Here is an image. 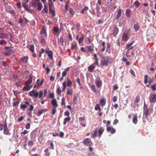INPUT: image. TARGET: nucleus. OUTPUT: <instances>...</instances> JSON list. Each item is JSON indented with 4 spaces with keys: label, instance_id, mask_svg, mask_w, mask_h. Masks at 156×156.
Wrapping results in <instances>:
<instances>
[{
    "label": "nucleus",
    "instance_id": "f257e3e1",
    "mask_svg": "<svg viewBox=\"0 0 156 156\" xmlns=\"http://www.w3.org/2000/svg\"><path fill=\"white\" fill-rule=\"evenodd\" d=\"M112 60V58L109 56L103 57L101 60V64L103 66H108L111 63Z\"/></svg>",
    "mask_w": 156,
    "mask_h": 156
},
{
    "label": "nucleus",
    "instance_id": "f03ea898",
    "mask_svg": "<svg viewBox=\"0 0 156 156\" xmlns=\"http://www.w3.org/2000/svg\"><path fill=\"white\" fill-rule=\"evenodd\" d=\"M149 76L147 75H145L144 76V83L145 84H147L148 82L149 85H151V83L154 82V79L153 77H150L149 78V81H148Z\"/></svg>",
    "mask_w": 156,
    "mask_h": 156
},
{
    "label": "nucleus",
    "instance_id": "7ed1b4c3",
    "mask_svg": "<svg viewBox=\"0 0 156 156\" xmlns=\"http://www.w3.org/2000/svg\"><path fill=\"white\" fill-rule=\"evenodd\" d=\"M149 100L151 104L156 102V94H151L149 97Z\"/></svg>",
    "mask_w": 156,
    "mask_h": 156
},
{
    "label": "nucleus",
    "instance_id": "20e7f679",
    "mask_svg": "<svg viewBox=\"0 0 156 156\" xmlns=\"http://www.w3.org/2000/svg\"><path fill=\"white\" fill-rule=\"evenodd\" d=\"M95 83L97 88H99L101 87L102 81L99 76L97 77L96 78L95 80Z\"/></svg>",
    "mask_w": 156,
    "mask_h": 156
},
{
    "label": "nucleus",
    "instance_id": "39448f33",
    "mask_svg": "<svg viewBox=\"0 0 156 156\" xmlns=\"http://www.w3.org/2000/svg\"><path fill=\"white\" fill-rule=\"evenodd\" d=\"M83 143L87 146H90L92 144L91 140L89 138H86L83 140Z\"/></svg>",
    "mask_w": 156,
    "mask_h": 156
},
{
    "label": "nucleus",
    "instance_id": "423d86ee",
    "mask_svg": "<svg viewBox=\"0 0 156 156\" xmlns=\"http://www.w3.org/2000/svg\"><path fill=\"white\" fill-rule=\"evenodd\" d=\"M45 53L47 54L48 56L50 57L51 59H53V52L51 51H50L49 50V48L48 47L45 49Z\"/></svg>",
    "mask_w": 156,
    "mask_h": 156
},
{
    "label": "nucleus",
    "instance_id": "0eeeda50",
    "mask_svg": "<svg viewBox=\"0 0 156 156\" xmlns=\"http://www.w3.org/2000/svg\"><path fill=\"white\" fill-rule=\"evenodd\" d=\"M40 34L41 35V37H43L42 34H43L44 36H47V34L45 27L44 26L42 27L41 30L40 31Z\"/></svg>",
    "mask_w": 156,
    "mask_h": 156
},
{
    "label": "nucleus",
    "instance_id": "6e6552de",
    "mask_svg": "<svg viewBox=\"0 0 156 156\" xmlns=\"http://www.w3.org/2000/svg\"><path fill=\"white\" fill-rule=\"evenodd\" d=\"M29 95L31 96H34L37 98L38 96V93L35 90H34L31 91L29 93Z\"/></svg>",
    "mask_w": 156,
    "mask_h": 156
},
{
    "label": "nucleus",
    "instance_id": "1a4fd4ad",
    "mask_svg": "<svg viewBox=\"0 0 156 156\" xmlns=\"http://www.w3.org/2000/svg\"><path fill=\"white\" fill-rule=\"evenodd\" d=\"M9 47H5V48L6 50V51L4 53V55L6 56H9L11 54V52L12 51V50L11 49L7 50V49H9Z\"/></svg>",
    "mask_w": 156,
    "mask_h": 156
},
{
    "label": "nucleus",
    "instance_id": "9d476101",
    "mask_svg": "<svg viewBox=\"0 0 156 156\" xmlns=\"http://www.w3.org/2000/svg\"><path fill=\"white\" fill-rule=\"evenodd\" d=\"M104 129L103 127H100L98 131V134L97 135V136L99 137H101V135L102 133L104 132Z\"/></svg>",
    "mask_w": 156,
    "mask_h": 156
},
{
    "label": "nucleus",
    "instance_id": "9b49d317",
    "mask_svg": "<svg viewBox=\"0 0 156 156\" xmlns=\"http://www.w3.org/2000/svg\"><path fill=\"white\" fill-rule=\"evenodd\" d=\"M95 68V64L90 65L88 67V71L90 73L93 72Z\"/></svg>",
    "mask_w": 156,
    "mask_h": 156
},
{
    "label": "nucleus",
    "instance_id": "f8f14e48",
    "mask_svg": "<svg viewBox=\"0 0 156 156\" xmlns=\"http://www.w3.org/2000/svg\"><path fill=\"white\" fill-rule=\"evenodd\" d=\"M32 74H29V78L28 80H27L25 83L26 85H29L30 84L32 81Z\"/></svg>",
    "mask_w": 156,
    "mask_h": 156
},
{
    "label": "nucleus",
    "instance_id": "ddd939ff",
    "mask_svg": "<svg viewBox=\"0 0 156 156\" xmlns=\"http://www.w3.org/2000/svg\"><path fill=\"white\" fill-rule=\"evenodd\" d=\"M106 130L108 132H110L112 134H113L116 132L115 129L112 128L111 127H107Z\"/></svg>",
    "mask_w": 156,
    "mask_h": 156
},
{
    "label": "nucleus",
    "instance_id": "4468645a",
    "mask_svg": "<svg viewBox=\"0 0 156 156\" xmlns=\"http://www.w3.org/2000/svg\"><path fill=\"white\" fill-rule=\"evenodd\" d=\"M129 39L128 35L126 33H123L122 37V39L124 41H126Z\"/></svg>",
    "mask_w": 156,
    "mask_h": 156
},
{
    "label": "nucleus",
    "instance_id": "2eb2a0df",
    "mask_svg": "<svg viewBox=\"0 0 156 156\" xmlns=\"http://www.w3.org/2000/svg\"><path fill=\"white\" fill-rule=\"evenodd\" d=\"M9 36L6 33H0V38L8 39Z\"/></svg>",
    "mask_w": 156,
    "mask_h": 156
},
{
    "label": "nucleus",
    "instance_id": "dca6fc26",
    "mask_svg": "<svg viewBox=\"0 0 156 156\" xmlns=\"http://www.w3.org/2000/svg\"><path fill=\"white\" fill-rule=\"evenodd\" d=\"M51 103L52 105L54 106V107L57 108L58 107V105L56 99L54 98L52 100Z\"/></svg>",
    "mask_w": 156,
    "mask_h": 156
},
{
    "label": "nucleus",
    "instance_id": "f3484780",
    "mask_svg": "<svg viewBox=\"0 0 156 156\" xmlns=\"http://www.w3.org/2000/svg\"><path fill=\"white\" fill-rule=\"evenodd\" d=\"M25 104H21L20 105V108L21 109H25L27 107V105H29L30 104L28 101L24 102Z\"/></svg>",
    "mask_w": 156,
    "mask_h": 156
},
{
    "label": "nucleus",
    "instance_id": "a211bd4d",
    "mask_svg": "<svg viewBox=\"0 0 156 156\" xmlns=\"http://www.w3.org/2000/svg\"><path fill=\"white\" fill-rule=\"evenodd\" d=\"M137 118V114H134L133 118V122L135 124L137 123L138 122Z\"/></svg>",
    "mask_w": 156,
    "mask_h": 156
},
{
    "label": "nucleus",
    "instance_id": "6ab92c4d",
    "mask_svg": "<svg viewBox=\"0 0 156 156\" xmlns=\"http://www.w3.org/2000/svg\"><path fill=\"white\" fill-rule=\"evenodd\" d=\"M133 44V41H132L130 43L127 44L126 45V49L129 50L130 49H132L133 48V46H131Z\"/></svg>",
    "mask_w": 156,
    "mask_h": 156
},
{
    "label": "nucleus",
    "instance_id": "aec40b11",
    "mask_svg": "<svg viewBox=\"0 0 156 156\" xmlns=\"http://www.w3.org/2000/svg\"><path fill=\"white\" fill-rule=\"evenodd\" d=\"M59 31V29L58 27H55L52 30V33L54 35H55L56 34L58 33Z\"/></svg>",
    "mask_w": 156,
    "mask_h": 156
},
{
    "label": "nucleus",
    "instance_id": "412c9836",
    "mask_svg": "<svg viewBox=\"0 0 156 156\" xmlns=\"http://www.w3.org/2000/svg\"><path fill=\"white\" fill-rule=\"evenodd\" d=\"M106 103V100L105 98H101L100 101V104L102 106H105Z\"/></svg>",
    "mask_w": 156,
    "mask_h": 156
},
{
    "label": "nucleus",
    "instance_id": "4be33fe9",
    "mask_svg": "<svg viewBox=\"0 0 156 156\" xmlns=\"http://www.w3.org/2000/svg\"><path fill=\"white\" fill-rule=\"evenodd\" d=\"M39 0H34V1H33L31 2V6L37 8V3L38 2V1Z\"/></svg>",
    "mask_w": 156,
    "mask_h": 156
},
{
    "label": "nucleus",
    "instance_id": "5701e85b",
    "mask_svg": "<svg viewBox=\"0 0 156 156\" xmlns=\"http://www.w3.org/2000/svg\"><path fill=\"white\" fill-rule=\"evenodd\" d=\"M86 48L88 49L89 52H90L91 53L94 51V47L90 45H87L86 46Z\"/></svg>",
    "mask_w": 156,
    "mask_h": 156
},
{
    "label": "nucleus",
    "instance_id": "b1692460",
    "mask_svg": "<svg viewBox=\"0 0 156 156\" xmlns=\"http://www.w3.org/2000/svg\"><path fill=\"white\" fill-rule=\"evenodd\" d=\"M67 80V85L68 87H71L72 86V82L70 80V78H68L66 79Z\"/></svg>",
    "mask_w": 156,
    "mask_h": 156
},
{
    "label": "nucleus",
    "instance_id": "393cba45",
    "mask_svg": "<svg viewBox=\"0 0 156 156\" xmlns=\"http://www.w3.org/2000/svg\"><path fill=\"white\" fill-rule=\"evenodd\" d=\"M32 87V86H24L23 87L22 90L24 91H27L30 89Z\"/></svg>",
    "mask_w": 156,
    "mask_h": 156
},
{
    "label": "nucleus",
    "instance_id": "a878e982",
    "mask_svg": "<svg viewBox=\"0 0 156 156\" xmlns=\"http://www.w3.org/2000/svg\"><path fill=\"white\" fill-rule=\"evenodd\" d=\"M119 32L118 28L116 26L114 28V31L112 33V34L114 36H115Z\"/></svg>",
    "mask_w": 156,
    "mask_h": 156
},
{
    "label": "nucleus",
    "instance_id": "bb28decb",
    "mask_svg": "<svg viewBox=\"0 0 156 156\" xmlns=\"http://www.w3.org/2000/svg\"><path fill=\"white\" fill-rule=\"evenodd\" d=\"M47 111V109H42L38 111L37 113L36 114L37 116H39L42 114L44 112H46Z\"/></svg>",
    "mask_w": 156,
    "mask_h": 156
},
{
    "label": "nucleus",
    "instance_id": "cd10ccee",
    "mask_svg": "<svg viewBox=\"0 0 156 156\" xmlns=\"http://www.w3.org/2000/svg\"><path fill=\"white\" fill-rule=\"evenodd\" d=\"M90 86L91 90L94 93H96L98 92L95 85L92 84Z\"/></svg>",
    "mask_w": 156,
    "mask_h": 156
},
{
    "label": "nucleus",
    "instance_id": "c85d7f7f",
    "mask_svg": "<svg viewBox=\"0 0 156 156\" xmlns=\"http://www.w3.org/2000/svg\"><path fill=\"white\" fill-rule=\"evenodd\" d=\"M98 132L97 130H94L91 133L92 137L93 138H95L97 136Z\"/></svg>",
    "mask_w": 156,
    "mask_h": 156
},
{
    "label": "nucleus",
    "instance_id": "c756f323",
    "mask_svg": "<svg viewBox=\"0 0 156 156\" xmlns=\"http://www.w3.org/2000/svg\"><path fill=\"white\" fill-rule=\"evenodd\" d=\"M69 13L70 14L69 16V17L70 18H72L73 17L74 14L75 13V12L73 10V9L72 8H70L69 9Z\"/></svg>",
    "mask_w": 156,
    "mask_h": 156
},
{
    "label": "nucleus",
    "instance_id": "7c9ffc66",
    "mask_svg": "<svg viewBox=\"0 0 156 156\" xmlns=\"http://www.w3.org/2000/svg\"><path fill=\"white\" fill-rule=\"evenodd\" d=\"M122 14L121 10L120 8L118 11L117 15L116 17V19L118 20L119 17L121 16Z\"/></svg>",
    "mask_w": 156,
    "mask_h": 156
},
{
    "label": "nucleus",
    "instance_id": "2f4dec72",
    "mask_svg": "<svg viewBox=\"0 0 156 156\" xmlns=\"http://www.w3.org/2000/svg\"><path fill=\"white\" fill-rule=\"evenodd\" d=\"M28 58L27 56L22 57L21 58L20 60L21 61L25 63H26L28 61Z\"/></svg>",
    "mask_w": 156,
    "mask_h": 156
},
{
    "label": "nucleus",
    "instance_id": "473e14b6",
    "mask_svg": "<svg viewBox=\"0 0 156 156\" xmlns=\"http://www.w3.org/2000/svg\"><path fill=\"white\" fill-rule=\"evenodd\" d=\"M37 9L39 11L41 10L43 7V5L41 2H38L37 3Z\"/></svg>",
    "mask_w": 156,
    "mask_h": 156
},
{
    "label": "nucleus",
    "instance_id": "72a5a7b5",
    "mask_svg": "<svg viewBox=\"0 0 156 156\" xmlns=\"http://www.w3.org/2000/svg\"><path fill=\"white\" fill-rule=\"evenodd\" d=\"M42 12H45L47 13L48 12V5L45 4H44V8L42 11Z\"/></svg>",
    "mask_w": 156,
    "mask_h": 156
},
{
    "label": "nucleus",
    "instance_id": "f704fd0d",
    "mask_svg": "<svg viewBox=\"0 0 156 156\" xmlns=\"http://www.w3.org/2000/svg\"><path fill=\"white\" fill-rule=\"evenodd\" d=\"M3 133L5 135L9 136L11 134L8 128L4 129Z\"/></svg>",
    "mask_w": 156,
    "mask_h": 156
},
{
    "label": "nucleus",
    "instance_id": "c9c22d12",
    "mask_svg": "<svg viewBox=\"0 0 156 156\" xmlns=\"http://www.w3.org/2000/svg\"><path fill=\"white\" fill-rule=\"evenodd\" d=\"M71 119V117L70 116H68L66 118L64 119L63 122V125H66L67 121H69Z\"/></svg>",
    "mask_w": 156,
    "mask_h": 156
},
{
    "label": "nucleus",
    "instance_id": "e433bc0d",
    "mask_svg": "<svg viewBox=\"0 0 156 156\" xmlns=\"http://www.w3.org/2000/svg\"><path fill=\"white\" fill-rule=\"evenodd\" d=\"M84 35L83 34H82V36L81 37L78 39V41L79 44H81L82 41H83L84 39Z\"/></svg>",
    "mask_w": 156,
    "mask_h": 156
},
{
    "label": "nucleus",
    "instance_id": "4c0bfd02",
    "mask_svg": "<svg viewBox=\"0 0 156 156\" xmlns=\"http://www.w3.org/2000/svg\"><path fill=\"white\" fill-rule=\"evenodd\" d=\"M134 29L136 32L139 29V25L137 23L134 24Z\"/></svg>",
    "mask_w": 156,
    "mask_h": 156
},
{
    "label": "nucleus",
    "instance_id": "58836bf2",
    "mask_svg": "<svg viewBox=\"0 0 156 156\" xmlns=\"http://www.w3.org/2000/svg\"><path fill=\"white\" fill-rule=\"evenodd\" d=\"M130 12L131 11L130 9H126V16L128 17L130 16Z\"/></svg>",
    "mask_w": 156,
    "mask_h": 156
},
{
    "label": "nucleus",
    "instance_id": "ea45409f",
    "mask_svg": "<svg viewBox=\"0 0 156 156\" xmlns=\"http://www.w3.org/2000/svg\"><path fill=\"white\" fill-rule=\"evenodd\" d=\"M40 42L42 44H45L46 43L45 39L43 37H41V38L40 40Z\"/></svg>",
    "mask_w": 156,
    "mask_h": 156
},
{
    "label": "nucleus",
    "instance_id": "a19ab883",
    "mask_svg": "<svg viewBox=\"0 0 156 156\" xmlns=\"http://www.w3.org/2000/svg\"><path fill=\"white\" fill-rule=\"evenodd\" d=\"M67 94L70 95H72L73 94V89H72L71 90H70L69 89H68L67 91Z\"/></svg>",
    "mask_w": 156,
    "mask_h": 156
},
{
    "label": "nucleus",
    "instance_id": "79ce46f5",
    "mask_svg": "<svg viewBox=\"0 0 156 156\" xmlns=\"http://www.w3.org/2000/svg\"><path fill=\"white\" fill-rule=\"evenodd\" d=\"M69 1H67L65 5V10L66 11V12H67L68 11V6H69Z\"/></svg>",
    "mask_w": 156,
    "mask_h": 156
},
{
    "label": "nucleus",
    "instance_id": "37998d69",
    "mask_svg": "<svg viewBox=\"0 0 156 156\" xmlns=\"http://www.w3.org/2000/svg\"><path fill=\"white\" fill-rule=\"evenodd\" d=\"M29 50L32 53H33L34 52V46L33 44L30 45Z\"/></svg>",
    "mask_w": 156,
    "mask_h": 156
},
{
    "label": "nucleus",
    "instance_id": "c03bdc74",
    "mask_svg": "<svg viewBox=\"0 0 156 156\" xmlns=\"http://www.w3.org/2000/svg\"><path fill=\"white\" fill-rule=\"evenodd\" d=\"M61 92L62 90H61V87L60 86H59L57 88V89L56 92L58 94L60 95L61 94Z\"/></svg>",
    "mask_w": 156,
    "mask_h": 156
},
{
    "label": "nucleus",
    "instance_id": "a18cd8bd",
    "mask_svg": "<svg viewBox=\"0 0 156 156\" xmlns=\"http://www.w3.org/2000/svg\"><path fill=\"white\" fill-rule=\"evenodd\" d=\"M43 134H41L38 138V139L40 142H42L43 140Z\"/></svg>",
    "mask_w": 156,
    "mask_h": 156
},
{
    "label": "nucleus",
    "instance_id": "49530a36",
    "mask_svg": "<svg viewBox=\"0 0 156 156\" xmlns=\"http://www.w3.org/2000/svg\"><path fill=\"white\" fill-rule=\"evenodd\" d=\"M44 152L45 153L44 154L45 156H49L50 153L48 152V149H46L44 150Z\"/></svg>",
    "mask_w": 156,
    "mask_h": 156
},
{
    "label": "nucleus",
    "instance_id": "de8ad7c7",
    "mask_svg": "<svg viewBox=\"0 0 156 156\" xmlns=\"http://www.w3.org/2000/svg\"><path fill=\"white\" fill-rule=\"evenodd\" d=\"M41 51L39 52V55L38 57V58H41V56L42 54L45 52V50L44 48H41Z\"/></svg>",
    "mask_w": 156,
    "mask_h": 156
},
{
    "label": "nucleus",
    "instance_id": "09e8293b",
    "mask_svg": "<svg viewBox=\"0 0 156 156\" xmlns=\"http://www.w3.org/2000/svg\"><path fill=\"white\" fill-rule=\"evenodd\" d=\"M134 4L135 5L136 8H137L139 7L140 6V3L138 1H136L134 2Z\"/></svg>",
    "mask_w": 156,
    "mask_h": 156
},
{
    "label": "nucleus",
    "instance_id": "8fccbe9b",
    "mask_svg": "<svg viewBox=\"0 0 156 156\" xmlns=\"http://www.w3.org/2000/svg\"><path fill=\"white\" fill-rule=\"evenodd\" d=\"M65 98L63 97L62 99H61V105H64L65 106L66 105V103L65 102Z\"/></svg>",
    "mask_w": 156,
    "mask_h": 156
},
{
    "label": "nucleus",
    "instance_id": "3c124183",
    "mask_svg": "<svg viewBox=\"0 0 156 156\" xmlns=\"http://www.w3.org/2000/svg\"><path fill=\"white\" fill-rule=\"evenodd\" d=\"M6 42L4 40L2 39L0 41V45H5L6 44Z\"/></svg>",
    "mask_w": 156,
    "mask_h": 156
},
{
    "label": "nucleus",
    "instance_id": "603ef678",
    "mask_svg": "<svg viewBox=\"0 0 156 156\" xmlns=\"http://www.w3.org/2000/svg\"><path fill=\"white\" fill-rule=\"evenodd\" d=\"M22 83V81H17L15 83V85L18 87H20Z\"/></svg>",
    "mask_w": 156,
    "mask_h": 156
},
{
    "label": "nucleus",
    "instance_id": "864d4df0",
    "mask_svg": "<svg viewBox=\"0 0 156 156\" xmlns=\"http://www.w3.org/2000/svg\"><path fill=\"white\" fill-rule=\"evenodd\" d=\"M144 115H145L146 117L148 116L149 115V111L148 108H147L146 111L144 112Z\"/></svg>",
    "mask_w": 156,
    "mask_h": 156
},
{
    "label": "nucleus",
    "instance_id": "5fc2aeb1",
    "mask_svg": "<svg viewBox=\"0 0 156 156\" xmlns=\"http://www.w3.org/2000/svg\"><path fill=\"white\" fill-rule=\"evenodd\" d=\"M19 22L20 23V25H22L24 24L23 19L22 18H20L19 20Z\"/></svg>",
    "mask_w": 156,
    "mask_h": 156
},
{
    "label": "nucleus",
    "instance_id": "6e6d98bb",
    "mask_svg": "<svg viewBox=\"0 0 156 156\" xmlns=\"http://www.w3.org/2000/svg\"><path fill=\"white\" fill-rule=\"evenodd\" d=\"M34 144V142L33 140H29L28 142V145L30 146H32Z\"/></svg>",
    "mask_w": 156,
    "mask_h": 156
},
{
    "label": "nucleus",
    "instance_id": "4d7b16f0",
    "mask_svg": "<svg viewBox=\"0 0 156 156\" xmlns=\"http://www.w3.org/2000/svg\"><path fill=\"white\" fill-rule=\"evenodd\" d=\"M73 101L74 103L75 104H76L77 102V99L76 95H73Z\"/></svg>",
    "mask_w": 156,
    "mask_h": 156
},
{
    "label": "nucleus",
    "instance_id": "13d9d810",
    "mask_svg": "<svg viewBox=\"0 0 156 156\" xmlns=\"http://www.w3.org/2000/svg\"><path fill=\"white\" fill-rule=\"evenodd\" d=\"M72 46H71V49L73 50L74 49H76L77 47V44L76 43L74 44L73 43L71 44Z\"/></svg>",
    "mask_w": 156,
    "mask_h": 156
},
{
    "label": "nucleus",
    "instance_id": "bf43d9fd",
    "mask_svg": "<svg viewBox=\"0 0 156 156\" xmlns=\"http://www.w3.org/2000/svg\"><path fill=\"white\" fill-rule=\"evenodd\" d=\"M44 79H43L41 80V82H40V83H38V82L40 80L39 79H38L37 80V81L36 82V83H37V85H39V86H41L43 83L44 81Z\"/></svg>",
    "mask_w": 156,
    "mask_h": 156
},
{
    "label": "nucleus",
    "instance_id": "052dcab7",
    "mask_svg": "<svg viewBox=\"0 0 156 156\" xmlns=\"http://www.w3.org/2000/svg\"><path fill=\"white\" fill-rule=\"evenodd\" d=\"M19 103L20 101H19L18 100L17 101H16L13 103V107H15L18 106Z\"/></svg>",
    "mask_w": 156,
    "mask_h": 156
},
{
    "label": "nucleus",
    "instance_id": "680f3d73",
    "mask_svg": "<svg viewBox=\"0 0 156 156\" xmlns=\"http://www.w3.org/2000/svg\"><path fill=\"white\" fill-rule=\"evenodd\" d=\"M112 100L113 102H115L117 101V97L116 96H114L112 98Z\"/></svg>",
    "mask_w": 156,
    "mask_h": 156
},
{
    "label": "nucleus",
    "instance_id": "e2e57ef3",
    "mask_svg": "<svg viewBox=\"0 0 156 156\" xmlns=\"http://www.w3.org/2000/svg\"><path fill=\"white\" fill-rule=\"evenodd\" d=\"M130 73L133 76L135 77L136 76L133 70V69H130Z\"/></svg>",
    "mask_w": 156,
    "mask_h": 156
},
{
    "label": "nucleus",
    "instance_id": "0e129e2a",
    "mask_svg": "<svg viewBox=\"0 0 156 156\" xmlns=\"http://www.w3.org/2000/svg\"><path fill=\"white\" fill-rule=\"evenodd\" d=\"M140 102V98L138 96H136L135 100V103H138Z\"/></svg>",
    "mask_w": 156,
    "mask_h": 156
},
{
    "label": "nucleus",
    "instance_id": "69168bd1",
    "mask_svg": "<svg viewBox=\"0 0 156 156\" xmlns=\"http://www.w3.org/2000/svg\"><path fill=\"white\" fill-rule=\"evenodd\" d=\"M56 108L55 107H53V109L51 110L52 111V114L53 115H55L56 112Z\"/></svg>",
    "mask_w": 156,
    "mask_h": 156
},
{
    "label": "nucleus",
    "instance_id": "338daca9",
    "mask_svg": "<svg viewBox=\"0 0 156 156\" xmlns=\"http://www.w3.org/2000/svg\"><path fill=\"white\" fill-rule=\"evenodd\" d=\"M151 88L152 91H155L156 90V84H154V85L151 86Z\"/></svg>",
    "mask_w": 156,
    "mask_h": 156
},
{
    "label": "nucleus",
    "instance_id": "774afa93",
    "mask_svg": "<svg viewBox=\"0 0 156 156\" xmlns=\"http://www.w3.org/2000/svg\"><path fill=\"white\" fill-rule=\"evenodd\" d=\"M79 120L80 122H84L86 121L85 118L83 117H79Z\"/></svg>",
    "mask_w": 156,
    "mask_h": 156
}]
</instances>
